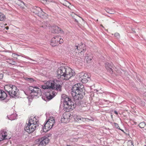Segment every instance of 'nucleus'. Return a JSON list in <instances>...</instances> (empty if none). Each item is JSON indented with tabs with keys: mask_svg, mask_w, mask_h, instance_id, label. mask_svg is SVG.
Listing matches in <instances>:
<instances>
[{
	"mask_svg": "<svg viewBox=\"0 0 146 146\" xmlns=\"http://www.w3.org/2000/svg\"><path fill=\"white\" fill-rule=\"evenodd\" d=\"M84 85L80 83L74 85L72 88L71 94L74 100V103L67 95L63 94L62 95L64 104L63 110L66 112L72 111L76 106L81 104V100L84 95L83 92Z\"/></svg>",
	"mask_w": 146,
	"mask_h": 146,
	"instance_id": "f257e3e1",
	"label": "nucleus"
},
{
	"mask_svg": "<svg viewBox=\"0 0 146 146\" xmlns=\"http://www.w3.org/2000/svg\"><path fill=\"white\" fill-rule=\"evenodd\" d=\"M58 78L68 80L75 75L74 72L68 67H61L58 68L57 72Z\"/></svg>",
	"mask_w": 146,
	"mask_h": 146,
	"instance_id": "f03ea898",
	"label": "nucleus"
},
{
	"mask_svg": "<svg viewBox=\"0 0 146 146\" xmlns=\"http://www.w3.org/2000/svg\"><path fill=\"white\" fill-rule=\"evenodd\" d=\"M4 88L5 91L6 92H5V93L7 95V94L8 93L9 95L12 97L17 96L18 95L19 90L15 86L7 84L5 85Z\"/></svg>",
	"mask_w": 146,
	"mask_h": 146,
	"instance_id": "7ed1b4c3",
	"label": "nucleus"
},
{
	"mask_svg": "<svg viewBox=\"0 0 146 146\" xmlns=\"http://www.w3.org/2000/svg\"><path fill=\"white\" fill-rule=\"evenodd\" d=\"M32 12L35 14L42 19H46L47 18V14L43 12L41 9L38 7H33L31 10Z\"/></svg>",
	"mask_w": 146,
	"mask_h": 146,
	"instance_id": "20e7f679",
	"label": "nucleus"
},
{
	"mask_svg": "<svg viewBox=\"0 0 146 146\" xmlns=\"http://www.w3.org/2000/svg\"><path fill=\"white\" fill-rule=\"evenodd\" d=\"M29 92L32 95L38 97L42 95V92L41 90L38 87L30 86L29 88Z\"/></svg>",
	"mask_w": 146,
	"mask_h": 146,
	"instance_id": "39448f33",
	"label": "nucleus"
},
{
	"mask_svg": "<svg viewBox=\"0 0 146 146\" xmlns=\"http://www.w3.org/2000/svg\"><path fill=\"white\" fill-rule=\"evenodd\" d=\"M55 120L53 117L50 118L45 123L43 127V130L45 129L46 131H48L51 129L54 125Z\"/></svg>",
	"mask_w": 146,
	"mask_h": 146,
	"instance_id": "423d86ee",
	"label": "nucleus"
},
{
	"mask_svg": "<svg viewBox=\"0 0 146 146\" xmlns=\"http://www.w3.org/2000/svg\"><path fill=\"white\" fill-rule=\"evenodd\" d=\"M74 48L76 52L77 51H78V53L79 56H81V57L83 56L84 52L86 50V46H85L84 44H78V45L75 46Z\"/></svg>",
	"mask_w": 146,
	"mask_h": 146,
	"instance_id": "0eeeda50",
	"label": "nucleus"
},
{
	"mask_svg": "<svg viewBox=\"0 0 146 146\" xmlns=\"http://www.w3.org/2000/svg\"><path fill=\"white\" fill-rule=\"evenodd\" d=\"M38 127V125H35L28 123L25 125L24 130L28 133H30L34 131Z\"/></svg>",
	"mask_w": 146,
	"mask_h": 146,
	"instance_id": "6e6552de",
	"label": "nucleus"
},
{
	"mask_svg": "<svg viewBox=\"0 0 146 146\" xmlns=\"http://www.w3.org/2000/svg\"><path fill=\"white\" fill-rule=\"evenodd\" d=\"M63 42V40L60 36H56L52 38L50 42V45L53 46H57L58 43L60 44L62 43Z\"/></svg>",
	"mask_w": 146,
	"mask_h": 146,
	"instance_id": "1a4fd4ad",
	"label": "nucleus"
},
{
	"mask_svg": "<svg viewBox=\"0 0 146 146\" xmlns=\"http://www.w3.org/2000/svg\"><path fill=\"white\" fill-rule=\"evenodd\" d=\"M78 76L79 77V81L83 83H86L90 79L88 74L84 72L79 73Z\"/></svg>",
	"mask_w": 146,
	"mask_h": 146,
	"instance_id": "9d476101",
	"label": "nucleus"
},
{
	"mask_svg": "<svg viewBox=\"0 0 146 146\" xmlns=\"http://www.w3.org/2000/svg\"><path fill=\"white\" fill-rule=\"evenodd\" d=\"M55 82H56V80H49L47 82L45 85L42 86V88L43 89H52L54 88V85Z\"/></svg>",
	"mask_w": 146,
	"mask_h": 146,
	"instance_id": "9b49d317",
	"label": "nucleus"
},
{
	"mask_svg": "<svg viewBox=\"0 0 146 146\" xmlns=\"http://www.w3.org/2000/svg\"><path fill=\"white\" fill-rule=\"evenodd\" d=\"M36 141L37 142L39 143V145L38 146H45L48 143L49 139L46 137H44L39 138Z\"/></svg>",
	"mask_w": 146,
	"mask_h": 146,
	"instance_id": "f8f14e48",
	"label": "nucleus"
},
{
	"mask_svg": "<svg viewBox=\"0 0 146 146\" xmlns=\"http://www.w3.org/2000/svg\"><path fill=\"white\" fill-rule=\"evenodd\" d=\"M70 114L69 113L63 114L62 116L61 121L62 122L67 123L70 120Z\"/></svg>",
	"mask_w": 146,
	"mask_h": 146,
	"instance_id": "ddd939ff",
	"label": "nucleus"
},
{
	"mask_svg": "<svg viewBox=\"0 0 146 146\" xmlns=\"http://www.w3.org/2000/svg\"><path fill=\"white\" fill-rule=\"evenodd\" d=\"M60 82L56 80V82H55L54 84V88H53V90H56L58 91H61V90L62 86L60 85Z\"/></svg>",
	"mask_w": 146,
	"mask_h": 146,
	"instance_id": "4468645a",
	"label": "nucleus"
},
{
	"mask_svg": "<svg viewBox=\"0 0 146 146\" xmlns=\"http://www.w3.org/2000/svg\"><path fill=\"white\" fill-rule=\"evenodd\" d=\"M52 32L53 33H64V31H63V30L61 28L58 27V26H55L52 29Z\"/></svg>",
	"mask_w": 146,
	"mask_h": 146,
	"instance_id": "2eb2a0df",
	"label": "nucleus"
},
{
	"mask_svg": "<svg viewBox=\"0 0 146 146\" xmlns=\"http://www.w3.org/2000/svg\"><path fill=\"white\" fill-rule=\"evenodd\" d=\"M105 67L108 71L111 74L112 73L113 70L112 69V65L108 63H106L105 64Z\"/></svg>",
	"mask_w": 146,
	"mask_h": 146,
	"instance_id": "dca6fc26",
	"label": "nucleus"
},
{
	"mask_svg": "<svg viewBox=\"0 0 146 146\" xmlns=\"http://www.w3.org/2000/svg\"><path fill=\"white\" fill-rule=\"evenodd\" d=\"M38 120H37L36 117H34L33 118H30L28 121L29 123L34 124L35 125H38Z\"/></svg>",
	"mask_w": 146,
	"mask_h": 146,
	"instance_id": "f3484780",
	"label": "nucleus"
},
{
	"mask_svg": "<svg viewBox=\"0 0 146 146\" xmlns=\"http://www.w3.org/2000/svg\"><path fill=\"white\" fill-rule=\"evenodd\" d=\"M52 93L53 95H54V96H52L50 93H48L46 95V98H44V97L43 96L42 97V98L45 100H46L47 99L49 100H50L54 96H55V94L56 93L55 92L53 94L54 92H52Z\"/></svg>",
	"mask_w": 146,
	"mask_h": 146,
	"instance_id": "a211bd4d",
	"label": "nucleus"
},
{
	"mask_svg": "<svg viewBox=\"0 0 146 146\" xmlns=\"http://www.w3.org/2000/svg\"><path fill=\"white\" fill-rule=\"evenodd\" d=\"M7 97V94L3 90H0V100H4Z\"/></svg>",
	"mask_w": 146,
	"mask_h": 146,
	"instance_id": "6ab92c4d",
	"label": "nucleus"
},
{
	"mask_svg": "<svg viewBox=\"0 0 146 146\" xmlns=\"http://www.w3.org/2000/svg\"><path fill=\"white\" fill-rule=\"evenodd\" d=\"M16 3L22 8L24 7L25 4L24 3L20 0H16L15 1Z\"/></svg>",
	"mask_w": 146,
	"mask_h": 146,
	"instance_id": "aec40b11",
	"label": "nucleus"
},
{
	"mask_svg": "<svg viewBox=\"0 0 146 146\" xmlns=\"http://www.w3.org/2000/svg\"><path fill=\"white\" fill-rule=\"evenodd\" d=\"M92 58V56H88V54H87L86 56L85 57L84 60L88 63H90L91 62Z\"/></svg>",
	"mask_w": 146,
	"mask_h": 146,
	"instance_id": "412c9836",
	"label": "nucleus"
},
{
	"mask_svg": "<svg viewBox=\"0 0 146 146\" xmlns=\"http://www.w3.org/2000/svg\"><path fill=\"white\" fill-rule=\"evenodd\" d=\"M7 136V132L6 131L3 132L2 133L0 134V137H1L2 140L6 139L7 138H6Z\"/></svg>",
	"mask_w": 146,
	"mask_h": 146,
	"instance_id": "4be33fe9",
	"label": "nucleus"
},
{
	"mask_svg": "<svg viewBox=\"0 0 146 146\" xmlns=\"http://www.w3.org/2000/svg\"><path fill=\"white\" fill-rule=\"evenodd\" d=\"M7 62L9 64L13 65H15L16 64V62L11 59H7Z\"/></svg>",
	"mask_w": 146,
	"mask_h": 146,
	"instance_id": "5701e85b",
	"label": "nucleus"
},
{
	"mask_svg": "<svg viewBox=\"0 0 146 146\" xmlns=\"http://www.w3.org/2000/svg\"><path fill=\"white\" fill-rule=\"evenodd\" d=\"M82 118L80 116H77L76 117L75 120L76 121L78 122H81L82 121Z\"/></svg>",
	"mask_w": 146,
	"mask_h": 146,
	"instance_id": "b1692460",
	"label": "nucleus"
},
{
	"mask_svg": "<svg viewBox=\"0 0 146 146\" xmlns=\"http://www.w3.org/2000/svg\"><path fill=\"white\" fill-rule=\"evenodd\" d=\"M5 19V15L3 14L0 12V21H3Z\"/></svg>",
	"mask_w": 146,
	"mask_h": 146,
	"instance_id": "393cba45",
	"label": "nucleus"
},
{
	"mask_svg": "<svg viewBox=\"0 0 146 146\" xmlns=\"http://www.w3.org/2000/svg\"><path fill=\"white\" fill-rule=\"evenodd\" d=\"M16 115L15 113L12 114L10 117V118H9V119L11 120H13L16 119Z\"/></svg>",
	"mask_w": 146,
	"mask_h": 146,
	"instance_id": "a878e982",
	"label": "nucleus"
},
{
	"mask_svg": "<svg viewBox=\"0 0 146 146\" xmlns=\"http://www.w3.org/2000/svg\"><path fill=\"white\" fill-rule=\"evenodd\" d=\"M145 125L146 123H145L144 122H143L140 123L138 125V126L140 128H144Z\"/></svg>",
	"mask_w": 146,
	"mask_h": 146,
	"instance_id": "bb28decb",
	"label": "nucleus"
},
{
	"mask_svg": "<svg viewBox=\"0 0 146 146\" xmlns=\"http://www.w3.org/2000/svg\"><path fill=\"white\" fill-rule=\"evenodd\" d=\"M127 146H134L131 141H129L127 143Z\"/></svg>",
	"mask_w": 146,
	"mask_h": 146,
	"instance_id": "cd10ccee",
	"label": "nucleus"
},
{
	"mask_svg": "<svg viewBox=\"0 0 146 146\" xmlns=\"http://www.w3.org/2000/svg\"><path fill=\"white\" fill-rule=\"evenodd\" d=\"M26 80L30 83H32L34 81V80L32 78H27Z\"/></svg>",
	"mask_w": 146,
	"mask_h": 146,
	"instance_id": "c85d7f7f",
	"label": "nucleus"
},
{
	"mask_svg": "<svg viewBox=\"0 0 146 146\" xmlns=\"http://www.w3.org/2000/svg\"><path fill=\"white\" fill-rule=\"evenodd\" d=\"M141 99L139 98V97H136V101L138 102V103H140L141 102Z\"/></svg>",
	"mask_w": 146,
	"mask_h": 146,
	"instance_id": "c756f323",
	"label": "nucleus"
},
{
	"mask_svg": "<svg viewBox=\"0 0 146 146\" xmlns=\"http://www.w3.org/2000/svg\"><path fill=\"white\" fill-rule=\"evenodd\" d=\"M76 61H78V62H80L81 61L82 58L81 57H78L77 58H76L75 59Z\"/></svg>",
	"mask_w": 146,
	"mask_h": 146,
	"instance_id": "7c9ffc66",
	"label": "nucleus"
},
{
	"mask_svg": "<svg viewBox=\"0 0 146 146\" xmlns=\"http://www.w3.org/2000/svg\"><path fill=\"white\" fill-rule=\"evenodd\" d=\"M51 2H52V0H45V4H48Z\"/></svg>",
	"mask_w": 146,
	"mask_h": 146,
	"instance_id": "2f4dec72",
	"label": "nucleus"
},
{
	"mask_svg": "<svg viewBox=\"0 0 146 146\" xmlns=\"http://www.w3.org/2000/svg\"><path fill=\"white\" fill-rule=\"evenodd\" d=\"M114 125L115 127H116L117 129H119V126H118V125L117 123H114Z\"/></svg>",
	"mask_w": 146,
	"mask_h": 146,
	"instance_id": "473e14b6",
	"label": "nucleus"
},
{
	"mask_svg": "<svg viewBox=\"0 0 146 146\" xmlns=\"http://www.w3.org/2000/svg\"><path fill=\"white\" fill-rule=\"evenodd\" d=\"M114 35L117 38H119V35L118 33H115Z\"/></svg>",
	"mask_w": 146,
	"mask_h": 146,
	"instance_id": "72a5a7b5",
	"label": "nucleus"
},
{
	"mask_svg": "<svg viewBox=\"0 0 146 146\" xmlns=\"http://www.w3.org/2000/svg\"><path fill=\"white\" fill-rule=\"evenodd\" d=\"M139 104L141 105L142 106H144L145 105V102L141 101V102L139 103Z\"/></svg>",
	"mask_w": 146,
	"mask_h": 146,
	"instance_id": "f704fd0d",
	"label": "nucleus"
},
{
	"mask_svg": "<svg viewBox=\"0 0 146 146\" xmlns=\"http://www.w3.org/2000/svg\"><path fill=\"white\" fill-rule=\"evenodd\" d=\"M143 98L144 100H146V92L144 93L143 94Z\"/></svg>",
	"mask_w": 146,
	"mask_h": 146,
	"instance_id": "c9c22d12",
	"label": "nucleus"
},
{
	"mask_svg": "<svg viewBox=\"0 0 146 146\" xmlns=\"http://www.w3.org/2000/svg\"><path fill=\"white\" fill-rule=\"evenodd\" d=\"M4 75L3 73H0V79H3Z\"/></svg>",
	"mask_w": 146,
	"mask_h": 146,
	"instance_id": "e433bc0d",
	"label": "nucleus"
},
{
	"mask_svg": "<svg viewBox=\"0 0 146 146\" xmlns=\"http://www.w3.org/2000/svg\"><path fill=\"white\" fill-rule=\"evenodd\" d=\"M66 4V5H64V4H63V5H65L67 7L68 6V7H69V5H70V3H69L68 2H67L66 3H65Z\"/></svg>",
	"mask_w": 146,
	"mask_h": 146,
	"instance_id": "4c0bfd02",
	"label": "nucleus"
},
{
	"mask_svg": "<svg viewBox=\"0 0 146 146\" xmlns=\"http://www.w3.org/2000/svg\"><path fill=\"white\" fill-rule=\"evenodd\" d=\"M86 119H87V118H82V121H85L86 120Z\"/></svg>",
	"mask_w": 146,
	"mask_h": 146,
	"instance_id": "58836bf2",
	"label": "nucleus"
},
{
	"mask_svg": "<svg viewBox=\"0 0 146 146\" xmlns=\"http://www.w3.org/2000/svg\"><path fill=\"white\" fill-rule=\"evenodd\" d=\"M40 1L44 4H45V0H40Z\"/></svg>",
	"mask_w": 146,
	"mask_h": 146,
	"instance_id": "ea45409f",
	"label": "nucleus"
},
{
	"mask_svg": "<svg viewBox=\"0 0 146 146\" xmlns=\"http://www.w3.org/2000/svg\"><path fill=\"white\" fill-rule=\"evenodd\" d=\"M13 55L14 56H15L16 55H17V56H20L19 55H18L17 54H15V53L13 54Z\"/></svg>",
	"mask_w": 146,
	"mask_h": 146,
	"instance_id": "a19ab883",
	"label": "nucleus"
},
{
	"mask_svg": "<svg viewBox=\"0 0 146 146\" xmlns=\"http://www.w3.org/2000/svg\"><path fill=\"white\" fill-rule=\"evenodd\" d=\"M132 30V31H133V32H134V33H136V32L134 30V29H133Z\"/></svg>",
	"mask_w": 146,
	"mask_h": 146,
	"instance_id": "79ce46f5",
	"label": "nucleus"
},
{
	"mask_svg": "<svg viewBox=\"0 0 146 146\" xmlns=\"http://www.w3.org/2000/svg\"><path fill=\"white\" fill-rule=\"evenodd\" d=\"M25 58H28V59H30V60H32V59H31V58H29V57H28L27 56L26 57H25Z\"/></svg>",
	"mask_w": 146,
	"mask_h": 146,
	"instance_id": "37998d69",
	"label": "nucleus"
},
{
	"mask_svg": "<svg viewBox=\"0 0 146 146\" xmlns=\"http://www.w3.org/2000/svg\"><path fill=\"white\" fill-rule=\"evenodd\" d=\"M6 29L8 30L9 29V27H6Z\"/></svg>",
	"mask_w": 146,
	"mask_h": 146,
	"instance_id": "c03bdc74",
	"label": "nucleus"
},
{
	"mask_svg": "<svg viewBox=\"0 0 146 146\" xmlns=\"http://www.w3.org/2000/svg\"><path fill=\"white\" fill-rule=\"evenodd\" d=\"M115 113H116V114H117V113L116 111H115Z\"/></svg>",
	"mask_w": 146,
	"mask_h": 146,
	"instance_id": "a18cd8bd",
	"label": "nucleus"
},
{
	"mask_svg": "<svg viewBox=\"0 0 146 146\" xmlns=\"http://www.w3.org/2000/svg\"><path fill=\"white\" fill-rule=\"evenodd\" d=\"M75 21L77 22H78V21L76 19H75Z\"/></svg>",
	"mask_w": 146,
	"mask_h": 146,
	"instance_id": "49530a36",
	"label": "nucleus"
},
{
	"mask_svg": "<svg viewBox=\"0 0 146 146\" xmlns=\"http://www.w3.org/2000/svg\"><path fill=\"white\" fill-rule=\"evenodd\" d=\"M66 146H70V145H66Z\"/></svg>",
	"mask_w": 146,
	"mask_h": 146,
	"instance_id": "de8ad7c7",
	"label": "nucleus"
},
{
	"mask_svg": "<svg viewBox=\"0 0 146 146\" xmlns=\"http://www.w3.org/2000/svg\"><path fill=\"white\" fill-rule=\"evenodd\" d=\"M98 21V19H97V21Z\"/></svg>",
	"mask_w": 146,
	"mask_h": 146,
	"instance_id": "09e8293b",
	"label": "nucleus"
},
{
	"mask_svg": "<svg viewBox=\"0 0 146 146\" xmlns=\"http://www.w3.org/2000/svg\"><path fill=\"white\" fill-rule=\"evenodd\" d=\"M144 146H146V145H144Z\"/></svg>",
	"mask_w": 146,
	"mask_h": 146,
	"instance_id": "8fccbe9b",
	"label": "nucleus"
}]
</instances>
